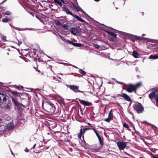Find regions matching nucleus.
<instances>
[{
    "instance_id": "nucleus-1",
    "label": "nucleus",
    "mask_w": 158,
    "mask_h": 158,
    "mask_svg": "<svg viewBox=\"0 0 158 158\" xmlns=\"http://www.w3.org/2000/svg\"><path fill=\"white\" fill-rule=\"evenodd\" d=\"M42 106L44 109L50 114H53L54 116L58 117L60 114V110H58L56 112V107L50 101L44 102L42 103Z\"/></svg>"
},
{
    "instance_id": "nucleus-2",
    "label": "nucleus",
    "mask_w": 158,
    "mask_h": 158,
    "mask_svg": "<svg viewBox=\"0 0 158 158\" xmlns=\"http://www.w3.org/2000/svg\"><path fill=\"white\" fill-rule=\"evenodd\" d=\"M54 2L55 3H57L58 4H56V5H59L61 7H62V11L65 12L67 14H69V15H71V16L75 18L76 19H77L78 21L84 22L86 24H87V23L85 21L82 19L81 18L79 17L78 16L74 15L68 9V8L65 5H64L63 6H62V3L59 0H54Z\"/></svg>"
},
{
    "instance_id": "nucleus-3",
    "label": "nucleus",
    "mask_w": 158,
    "mask_h": 158,
    "mask_svg": "<svg viewBox=\"0 0 158 158\" xmlns=\"http://www.w3.org/2000/svg\"><path fill=\"white\" fill-rule=\"evenodd\" d=\"M141 84V82H138L135 84H124L123 89L126 90L129 93L134 92L136 93L137 89L140 87Z\"/></svg>"
},
{
    "instance_id": "nucleus-4",
    "label": "nucleus",
    "mask_w": 158,
    "mask_h": 158,
    "mask_svg": "<svg viewBox=\"0 0 158 158\" xmlns=\"http://www.w3.org/2000/svg\"><path fill=\"white\" fill-rule=\"evenodd\" d=\"M11 99L13 102V105L14 106L15 109L18 112H21L22 110V104L19 102L16 99L14 98L12 96H10Z\"/></svg>"
},
{
    "instance_id": "nucleus-5",
    "label": "nucleus",
    "mask_w": 158,
    "mask_h": 158,
    "mask_svg": "<svg viewBox=\"0 0 158 158\" xmlns=\"http://www.w3.org/2000/svg\"><path fill=\"white\" fill-rule=\"evenodd\" d=\"M133 107L134 110L138 114L142 113L144 110V108L141 103L136 102L133 106Z\"/></svg>"
},
{
    "instance_id": "nucleus-6",
    "label": "nucleus",
    "mask_w": 158,
    "mask_h": 158,
    "mask_svg": "<svg viewBox=\"0 0 158 158\" xmlns=\"http://www.w3.org/2000/svg\"><path fill=\"white\" fill-rule=\"evenodd\" d=\"M122 97L128 101L131 102H132V100L129 96L125 93H122L121 94H117L116 95V96H112V97L115 99H116V98L117 97Z\"/></svg>"
},
{
    "instance_id": "nucleus-7",
    "label": "nucleus",
    "mask_w": 158,
    "mask_h": 158,
    "mask_svg": "<svg viewBox=\"0 0 158 158\" xmlns=\"http://www.w3.org/2000/svg\"><path fill=\"white\" fill-rule=\"evenodd\" d=\"M100 147L98 144H95L91 146L90 150L91 152H97L99 151Z\"/></svg>"
},
{
    "instance_id": "nucleus-8",
    "label": "nucleus",
    "mask_w": 158,
    "mask_h": 158,
    "mask_svg": "<svg viewBox=\"0 0 158 158\" xmlns=\"http://www.w3.org/2000/svg\"><path fill=\"white\" fill-rule=\"evenodd\" d=\"M67 86L72 90L75 93L81 92V91L79 90V86H78L75 85H67Z\"/></svg>"
},
{
    "instance_id": "nucleus-9",
    "label": "nucleus",
    "mask_w": 158,
    "mask_h": 158,
    "mask_svg": "<svg viewBox=\"0 0 158 158\" xmlns=\"http://www.w3.org/2000/svg\"><path fill=\"white\" fill-rule=\"evenodd\" d=\"M125 142H118L117 143V144L120 150H123L127 147Z\"/></svg>"
},
{
    "instance_id": "nucleus-10",
    "label": "nucleus",
    "mask_w": 158,
    "mask_h": 158,
    "mask_svg": "<svg viewBox=\"0 0 158 158\" xmlns=\"http://www.w3.org/2000/svg\"><path fill=\"white\" fill-rule=\"evenodd\" d=\"M114 115L113 113V110L112 109L109 114L108 116V117L105 119V121L109 123L111 120L113 119Z\"/></svg>"
},
{
    "instance_id": "nucleus-11",
    "label": "nucleus",
    "mask_w": 158,
    "mask_h": 158,
    "mask_svg": "<svg viewBox=\"0 0 158 158\" xmlns=\"http://www.w3.org/2000/svg\"><path fill=\"white\" fill-rule=\"evenodd\" d=\"M6 129L8 131L11 130L14 128V125L13 121L8 123L6 126Z\"/></svg>"
},
{
    "instance_id": "nucleus-12",
    "label": "nucleus",
    "mask_w": 158,
    "mask_h": 158,
    "mask_svg": "<svg viewBox=\"0 0 158 158\" xmlns=\"http://www.w3.org/2000/svg\"><path fill=\"white\" fill-rule=\"evenodd\" d=\"M1 103L5 102L6 100H8L9 98V95L6 94H1Z\"/></svg>"
},
{
    "instance_id": "nucleus-13",
    "label": "nucleus",
    "mask_w": 158,
    "mask_h": 158,
    "mask_svg": "<svg viewBox=\"0 0 158 158\" xmlns=\"http://www.w3.org/2000/svg\"><path fill=\"white\" fill-rule=\"evenodd\" d=\"M82 104L86 106H90L92 104L91 102H89L87 101H85L83 100L79 99L78 100Z\"/></svg>"
},
{
    "instance_id": "nucleus-14",
    "label": "nucleus",
    "mask_w": 158,
    "mask_h": 158,
    "mask_svg": "<svg viewBox=\"0 0 158 158\" xmlns=\"http://www.w3.org/2000/svg\"><path fill=\"white\" fill-rule=\"evenodd\" d=\"M37 59L36 58L34 59V60L32 62V66L35 69H36L38 67V66L37 65Z\"/></svg>"
},
{
    "instance_id": "nucleus-15",
    "label": "nucleus",
    "mask_w": 158,
    "mask_h": 158,
    "mask_svg": "<svg viewBox=\"0 0 158 158\" xmlns=\"http://www.w3.org/2000/svg\"><path fill=\"white\" fill-rule=\"evenodd\" d=\"M11 93L14 96L21 97V96L22 95V93L18 92L13 91L11 92Z\"/></svg>"
},
{
    "instance_id": "nucleus-16",
    "label": "nucleus",
    "mask_w": 158,
    "mask_h": 158,
    "mask_svg": "<svg viewBox=\"0 0 158 158\" xmlns=\"http://www.w3.org/2000/svg\"><path fill=\"white\" fill-rule=\"evenodd\" d=\"M71 33L74 35H76V33L77 32V29L75 27H71L70 30Z\"/></svg>"
},
{
    "instance_id": "nucleus-17",
    "label": "nucleus",
    "mask_w": 158,
    "mask_h": 158,
    "mask_svg": "<svg viewBox=\"0 0 158 158\" xmlns=\"http://www.w3.org/2000/svg\"><path fill=\"white\" fill-rule=\"evenodd\" d=\"M157 91H158L157 90H156V91H153L149 95V98L151 99H152L154 98L156 96V93L157 92Z\"/></svg>"
},
{
    "instance_id": "nucleus-18",
    "label": "nucleus",
    "mask_w": 158,
    "mask_h": 158,
    "mask_svg": "<svg viewBox=\"0 0 158 158\" xmlns=\"http://www.w3.org/2000/svg\"><path fill=\"white\" fill-rule=\"evenodd\" d=\"M98 138L99 140V143H100L101 145V147H102L104 145L103 138H101L100 136H99L98 137Z\"/></svg>"
},
{
    "instance_id": "nucleus-19",
    "label": "nucleus",
    "mask_w": 158,
    "mask_h": 158,
    "mask_svg": "<svg viewBox=\"0 0 158 158\" xmlns=\"http://www.w3.org/2000/svg\"><path fill=\"white\" fill-rule=\"evenodd\" d=\"M11 106V103L9 102L8 103H5L4 106V107L5 108L6 110L10 108V107Z\"/></svg>"
},
{
    "instance_id": "nucleus-20",
    "label": "nucleus",
    "mask_w": 158,
    "mask_h": 158,
    "mask_svg": "<svg viewBox=\"0 0 158 158\" xmlns=\"http://www.w3.org/2000/svg\"><path fill=\"white\" fill-rule=\"evenodd\" d=\"M83 140H82L81 142V145L84 147L85 148H87V146H88V144L86 143L85 141L84 140V137L83 136Z\"/></svg>"
},
{
    "instance_id": "nucleus-21",
    "label": "nucleus",
    "mask_w": 158,
    "mask_h": 158,
    "mask_svg": "<svg viewBox=\"0 0 158 158\" xmlns=\"http://www.w3.org/2000/svg\"><path fill=\"white\" fill-rule=\"evenodd\" d=\"M10 21L11 19L10 18H3L2 20V22L4 23H7L8 22H10Z\"/></svg>"
},
{
    "instance_id": "nucleus-22",
    "label": "nucleus",
    "mask_w": 158,
    "mask_h": 158,
    "mask_svg": "<svg viewBox=\"0 0 158 158\" xmlns=\"http://www.w3.org/2000/svg\"><path fill=\"white\" fill-rule=\"evenodd\" d=\"M132 55L135 58H138L139 56V55L138 52L136 51H134L132 53Z\"/></svg>"
},
{
    "instance_id": "nucleus-23",
    "label": "nucleus",
    "mask_w": 158,
    "mask_h": 158,
    "mask_svg": "<svg viewBox=\"0 0 158 158\" xmlns=\"http://www.w3.org/2000/svg\"><path fill=\"white\" fill-rule=\"evenodd\" d=\"M107 33L112 36L114 38H116L117 35L115 34L114 32L107 31Z\"/></svg>"
},
{
    "instance_id": "nucleus-24",
    "label": "nucleus",
    "mask_w": 158,
    "mask_h": 158,
    "mask_svg": "<svg viewBox=\"0 0 158 158\" xmlns=\"http://www.w3.org/2000/svg\"><path fill=\"white\" fill-rule=\"evenodd\" d=\"M149 59H155L158 58V54L153 55H151L149 57Z\"/></svg>"
},
{
    "instance_id": "nucleus-25",
    "label": "nucleus",
    "mask_w": 158,
    "mask_h": 158,
    "mask_svg": "<svg viewBox=\"0 0 158 158\" xmlns=\"http://www.w3.org/2000/svg\"><path fill=\"white\" fill-rule=\"evenodd\" d=\"M79 72L80 73L82 74L83 75H85L86 74V72L85 71L82 70L81 69H79Z\"/></svg>"
},
{
    "instance_id": "nucleus-26",
    "label": "nucleus",
    "mask_w": 158,
    "mask_h": 158,
    "mask_svg": "<svg viewBox=\"0 0 158 158\" xmlns=\"http://www.w3.org/2000/svg\"><path fill=\"white\" fill-rule=\"evenodd\" d=\"M134 37L136 40H143V37H142L135 35Z\"/></svg>"
},
{
    "instance_id": "nucleus-27",
    "label": "nucleus",
    "mask_w": 158,
    "mask_h": 158,
    "mask_svg": "<svg viewBox=\"0 0 158 158\" xmlns=\"http://www.w3.org/2000/svg\"><path fill=\"white\" fill-rule=\"evenodd\" d=\"M73 45L75 47H81L82 46V44L80 43H73Z\"/></svg>"
},
{
    "instance_id": "nucleus-28",
    "label": "nucleus",
    "mask_w": 158,
    "mask_h": 158,
    "mask_svg": "<svg viewBox=\"0 0 158 158\" xmlns=\"http://www.w3.org/2000/svg\"><path fill=\"white\" fill-rule=\"evenodd\" d=\"M61 26L65 30H67L69 29V26L67 24H64L62 25Z\"/></svg>"
},
{
    "instance_id": "nucleus-29",
    "label": "nucleus",
    "mask_w": 158,
    "mask_h": 158,
    "mask_svg": "<svg viewBox=\"0 0 158 158\" xmlns=\"http://www.w3.org/2000/svg\"><path fill=\"white\" fill-rule=\"evenodd\" d=\"M71 4L73 5V6L75 8L77 12H78L80 11L79 8L75 5H74L73 2H71Z\"/></svg>"
},
{
    "instance_id": "nucleus-30",
    "label": "nucleus",
    "mask_w": 158,
    "mask_h": 158,
    "mask_svg": "<svg viewBox=\"0 0 158 158\" xmlns=\"http://www.w3.org/2000/svg\"><path fill=\"white\" fill-rule=\"evenodd\" d=\"M55 23L58 26L61 25V24L59 20L56 19L54 21Z\"/></svg>"
},
{
    "instance_id": "nucleus-31",
    "label": "nucleus",
    "mask_w": 158,
    "mask_h": 158,
    "mask_svg": "<svg viewBox=\"0 0 158 158\" xmlns=\"http://www.w3.org/2000/svg\"><path fill=\"white\" fill-rule=\"evenodd\" d=\"M15 87L16 89H17L18 90H19L22 89L23 88V86H17L16 85H15Z\"/></svg>"
},
{
    "instance_id": "nucleus-32",
    "label": "nucleus",
    "mask_w": 158,
    "mask_h": 158,
    "mask_svg": "<svg viewBox=\"0 0 158 158\" xmlns=\"http://www.w3.org/2000/svg\"><path fill=\"white\" fill-rule=\"evenodd\" d=\"M82 134H83L82 130V129H81L80 130V132H79V134H78V137L79 138H81Z\"/></svg>"
},
{
    "instance_id": "nucleus-33",
    "label": "nucleus",
    "mask_w": 158,
    "mask_h": 158,
    "mask_svg": "<svg viewBox=\"0 0 158 158\" xmlns=\"http://www.w3.org/2000/svg\"><path fill=\"white\" fill-rule=\"evenodd\" d=\"M11 14V12L8 11H6L3 13L4 15H10Z\"/></svg>"
},
{
    "instance_id": "nucleus-34",
    "label": "nucleus",
    "mask_w": 158,
    "mask_h": 158,
    "mask_svg": "<svg viewBox=\"0 0 158 158\" xmlns=\"http://www.w3.org/2000/svg\"><path fill=\"white\" fill-rule=\"evenodd\" d=\"M155 99L156 100V105L158 107V94H157L156 95V97L155 98Z\"/></svg>"
},
{
    "instance_id": "nucleus-35",
    "label": "nucleus",
    "mask_w": 158,
    "mask_h": 158,
    "mask_svg": "<svg viewBox=\"0 0 158 158\" xmlns=\"http://www.w3.org/2000/svg\"><path fill=\"white\" fill-rule=\"evenodd\" d=\"M123 126L124 127L127 128H128L129 127V125L128 124L126 123H124L123 124Z\"/></svg>"
},
{
    "instance_id": "nucleus-36",
    "label": "nucleus",
    "mask_w": 158,
    "mask_h": 158,
    "mask_svg": "<svg viewBox=\"0 0 158 158\" xmlns=\"http://www.w3.org/2000/svg\"><path fill=\"white\" fill-rule=\"evenodd\" d=\"M2 39L4 42H6V36L2 37Z\"/></svg>"
},
{
    "instance_id": "nucleus-37",
    "label": "nucleus",
    "mask_w": 158,
    "mask_h": 158,
    "mask_svg": "<svg viewBox=\"0 0 158 158\" xmlns=\"http://www.w3.org/2000/svg\"><path fill=\"white\" fill-rule=\"evenodd\" d=\"M66 40L67 42L69 43V44H72V45H73V43L72 41H71L68 40Z\"/></svg>"
},
{
    "instance_id": "nucleus-38",
    "label": "nucleus",
    "mask_w": 158,
    "mask_h": 158,
    "mask_svg": "<svg viewBox=\"0 0 158 158\" xmlns=\"http://www.w3.org/2000/svg\"><path fill=\"white\" fill-rule=\"evenodd\" d=\"M58 102L60 104H63V101L61 99H59L58 100Z\"/></svg>"
},
{
    "instance_id": "nucleus-39",
    "label": "nucleus",
    "mask_w": 158,
    "mask_h": 158,
    "mask_svg": "<svg viewBox=\"0 0 158 158\" xmlns=\"http://www.w3.org/2000/svg\"><path fill=\"white\" fill-rule=\"evenodd\" d=\"M94 46L97 49H99L100 48L98 44H95Z\"/></svg>"
},
{
    "instance_id": "nucleus-40",
    "label": "nucleus",
    "mask_w": 158,
    "mask_h": 158,
    "mask_svg": "<svg viewBox=\"0 0 158 158\" xmlns=\"http://www.w3.org/2000/svg\"><path fill=\"white\" fill-rule=\"evenodd\" d=\"M141 122L142 123H146V124H149V123H148L146 121H142V122Z\"/></svg>"
},
{
    "instance_id": "nucleus-41",
    "label": "nucleus",
    "mask_w": 158,
    "mask_h": 158,
    "mask_svg": "<svg viewBox=\"0 0 158 158\" xmlns=\"http://www.w3.org/2000/svg\"><path fill=\"white\" fill-rule=\"evenodd\" d=\"M71 2H67V4H68V6H70L71 7V5H72V4H71Z\"/></svg>"
},
{
    "instance_id": "nucleus-42",
    "label": "nucleus",
    "mask_w": 158,
    "mask_h": 158,
    "mask_svg": "<svg viewBox=\"0 0 158 158\" xmlns=\"http://www.w3.org/2000/svg\"><path fill=\"white\" fill-rule=\"evenodd\" d=\"M82 12L86 16H89V15L87 14H86V13L82 9Z\"/></svg>"
},
{
    "instance_id": "nucleus-43",
    "label": "nucleus",
    "mask_w": 158,
    "mask_h": 158,
    "mask_svg": "<svg viewBox=\"0 0 158 158\" xmlns=\"http://www.w3.org/2000/svg\"><path fill=\"white\" fill-rule=\"evenodd\" d=\"M117 82L118 83V84H120L121 85H123V84H125L123 82H120V81H117Z\"/></svg>"
},
{
    "instance_id": "nucleus-44",
    "label": "nucleus",
    "mask_w": 158,
    "mask_h": 158,
    "mask_svg": "<svg viewBox=\"0 0 158 158\" xmlns=\"http://www.w3.org/2000/svg\"><path fill=\"white\" fill-rule=\"evenodd\" d=\"M93 130L94 132L96 133V132H98V131L95 129V128L94 129H93Z\"/></svg>"
},
{
    "instance_id": "nucleus-45",
    "label": "nucleus",
    "mask_w": 158,
    "mask_h": 158,
    "mask_svg": "<svg viewBox=\"0 0 158 158\" xmlns=\"http://www.w3.org/2000/svg\"><path fill=\"white\" fill-rule=\"evenodd\" d=\"M36 143H35V144L33 145V147L32 148H31L30 149H31H31H34V148H35V146H36Z\"/></svg>"
},
{
    "instance_id": "nucleus-46",
    "label": "nucleus",
    "mask_w": 158,
    "mask_h": 158,
    "mask_svg": "<svg viewBox=\"0 0 158 158\" xmlns=\"http://www.w3.org/2000/svg\"><path fill=\"white\" fill-rule=\"evenodd\" d=\"M96 135H97V136L98 138V137L99 136H100V135H99L98 132H96V133H95Z\"/></svg>"
},
{
    "instance_id": "nucleus-47",
    "label": "nucleus",
    "mask_w": 158,
    "mask_h": 158,
    "mask_svg": "<svg viewBox=\"0 0 158 158\" xmlns=\"http://www.w3.org/2000/svg\"><path fill=\"white\" fill-rule=\"evenodd\" d=\"M35 69V70H36V71H37V72H38L39 73H40L41 72L40 71V70H39V69H37V68L36 69Z\"/></svg>"
},
{
    "instance_id": "nucleus-48",
    "label": "nucleus",
    "mask_w": 158,
    "mask_h": 158,
    "mask_svg": "<svg viewBox=\"0 0 158 158\" xmlns=\"http://www.w3.org/2000/svg\"><path fill=\"white\" fill-rule=\"evenodd\" d=\"M89 127H88V128H85V130H89Z\"/></svg>"
},
{
    "instance_id": "nucleus-49",
    "label": "nucleus",
    "mask_w": 158,
    "mask_h": 158,
    "mask_svg": "<svg viewBox=\"0 0 158 158\" xmlns=\"http://www.w3.org/2000/svg\"><path fill=\"white\" fill-rule=\"evenodd\" d=\"M6 0H4L1 3H0V5H1L5 1H6Z\"/></svg>"
},
{
    "instance_id": "nucleus-50",
    "label": "nucleus",
    "mask_w": 158,
    "mask_h": 158,
    "mask_svg": "<svg viewBox=\"0 0 158 158\" xmlns=\"http://www.w3.org/2000/svg\"><path fill=\"white\" fill-rule=\"evenodd\" d=\"M153 158H158V157L153 156H152Z\"/></svg>"
},
{
    "instance_id": "nucleus-51",
    "label": "nucleus",
    "mask_w": 158,
    "mask_h": 158,
    "mask_svg": "<svg viewBox=\"0 0 158 158\" xmlns=\"http://www.w3.org/2000/svg\"><path fill=\"white\" fill-rule=\"evenodd\" d=\"M86 130H85V128H84L83 130V133H84L85 132V131H86Z\"/></svg>"
},
{
    "instance_id": "nucleus-52",
    "label": "nucleus",
    "mask_w": 158,
    "mask_h": 158,
    "mask_svg": "<svg viewBox=\"0 0 158 158\" xmlns=\"http://www.w3.org/2000/svg\"><path fill=\"white\" fill-rule=\"evenodd\" d=\"M89 129H90L89 130H93V129H94V128H93V127H89Z\"/></svg>"
},
{
    "instance_id": "nucleus-53",
    "label": "nucleus",
    "mask_w": 158,
    "mask_h": 158,
    "mask_svg": "<svg viewBox=\"0 0 158 158\" xmlns=\"http://www.w3.org/2000/svg\"><path fill=\"white\" fill-rule=\"evenodd\" d=\"M1 93H0V102H1Z\"/></svg>"
},
{
    "instance_id": "nucleus-54",
    "label": "nucleus",
    "mask_w": 158,
    "mask_h": 158,
    "mask_svg": "<svg viewBox=\"0 0 158 158\" xmlns=\"http://www.w3.org/2000/svg\"><path fill=\"white\" fill-rule=\"evenodd\" d=\"M137 77L138 78H139L140 77V76L139 75H138L137 76Z\"/></svg>"
},
{
    "instance_id": "nucleus-55",
    "label": "nucleus",
    "mask_w": 158,
    "mask_h": 158,
    "mask_svg": "<svg viewBox=\"0 0 158 158\" xmlns=\"http://www.w3.org/2000/svg\"><path fill=\"white\" fill-rule=\"evenodd\" d=\"M82 31H83V30L82 29H80V31H81V32H82Z\"/></svg>"
},
{
    "instance_id": "nucleus-56",
    "label": "nucleus",
    "mask_w": 158,
    "mask_h": 158,
    "mask_svg": "<svg viewBox=\"0 0 158 158\" xmlns=\"http://www.w3.org/2000/svg\"><path fill=\"white\" fill-rule=\"evenodd\" d=\"M61 1H62V2L63 3H65V2H64V1L63 0H62Z\"/></svg>"
},
{
    "instance_id": "nucleus-57",
    "label": "nucleus",
    "mask_w": 158,
    "mask_h": 158,
    "mask_svg": "<svg viewBox=\"0 0 158 158\" xmlns=\"http://www.w3.org/2000/svg\"><path fill=\"white\" fill-rule=\"evenodd\" d=\"M96 2H98L100 0H94Z\"/></svg>"
},
{
    "instance_id": "nucleus-58",
    "label": "nucleus",
    "mask_w": 158,
    "mask_h": 158,
    "mask_svg": "<svg viewBox=\"0 0 158 158\" xmlns=\"http://www.w3.org/2000/svg\"><path fill=\"white\" fill-rule=\"evenodd\" d=\"M58 157V158H61L60 156H57Z\"/></svg>"
},
{
    "instance_id": "nucleus-59",
    "label": "nucleus",
    "mask_w": 158,
    "mask_h": 158,
    "mask_svg": "<svg viewBox=\"0 0 158 158\" xmlns=\"http://www.w3.org/2000/svg\"><path fill=\"white\" fill-rule=\"evenodd\" d=\"M145 35V34H143L142 35L143 36H144V35Z\"/></svg>"
},
{
    "instance_id": "nucleus-60",
    "label": "nucleus",
    "mask_w": 158,
    "mask_h": 158,
    "mask_svg": "<svg viewBox=\"0 0 158 158\" xmlns=\"http://www.w3.org/2000/svg\"><path fill=\"white\" fill-rule=\"evenodd\" d=\"M53 78H54V79L56 80V77H53Z\"/></svg>"
},
{
    "instance_id": "nucleus-61",
    "label": "nucleus",
    "mask_w": 158,
    "mask_h": 158,
    "mask_svg": "<svg viewBox=\"0 0 158 158\" xmlns=\"http://www.w3.org/2000/svg\"><path fill=\"white\" fill-rule=\"evenodd\" d=\"M58 77V78H60V79H61V78H60V77Z\"/></svg>"
},
{
    "instance_id": "nucleus-62",
    "label": "nucleus",
    "mask_w": 158,
    "mask_h": 158,
    "mask_svg": "<svg viewBox=\"0 0 158 158\" xmlns=\"http://www.w3.org/2000/svg\"><path fill=\"white\" fill-rule=\"evenodd\" d=\"M139 158H143V157H139Z\"/></svg>"
},
{
    "instance_id": "nucleus-63",
    "label": "nucleus",
    "mask_w": 158,
    "mask_h": 158,
    "mask_svg": "<svg viewBox=\"0 0 158 158\" xmlns=\"http://www.w3.org/2000/svg\"><path fill=\"white\" fill-rule=\"evenodd\" d=\"M10 24V26H11V25L10 24H10Z\"/></svg>"
},
{
    "instance_id": "nucleus-64",
    "label": "nucleus",
    "mask_w": 158,
    "mask_h": 158,
    "mask_svg": "<svg viewBox=\"0 0 158 158\" xmlns=\"http://www.w3.org/2000/svg\"><path fill=\"white\" fill-rule=\"evenodd\" d=\"M81 11H82V10H81Z\"/></svg>"
}]
</instances>
